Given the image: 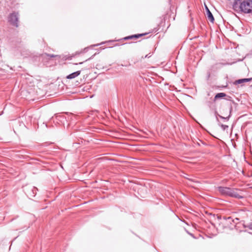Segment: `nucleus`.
<instances>
[{
    "label": "nucleus",
    "mask_w": 252,
    "mask_h": 252,
    "mask_svg": "<svg viewBox=\"0 0 252 252\" xmlns=\"http://www.w3.org/2000/svg\"><path fill=\"white\" fill-rule=\"evenodd\" d=\"M217 219L220 221L219 223V229L224 230L228 228L230 230L234 229L233 224L235 221L239 220V219L236 218L233 219L232 217L221 216L217 215Z\"/></svg>",
    "instance_id": "1"
},
{
    "label": "nucleus",
    "mask_w": 252,
    "mask_h": 252,
    "mask_svg": "<svg viewBox=\"0 0 252 252\" xmlns=\"http://www.w3.org/2000/svg\"><path fill=\"white\" fill-rule=\"evenodd\" d=\"M234 10H239L245 13L252 12V0H235L233 5Z\"/></svg>",
    "instance_id": "2"
},
{
    "label": "nucleus",
    "mask_w": 252,
    "mask_h": 252,
    "mask_svg": "<svg viewBox=\"0 0 252 252\" xmlns=\"http://www.w3.org/2000/svg\"><path fill=\"white\" fill-rule=\"evenodd\" d=\"M219 191L222 194L228 195L237 199H241L243 196L238 193L239 190L237 189L230 188L229 187H219Z\"/></svg>",
    "instance_id": "3"
},
{
    "label": "nucleus",
    "mask_w": 252,
    "mask_h": 252,
    "mask_svg": "<svg viewBox=\"0 0 252 252\" xmlns=\"http://www.w3.org/2000/svg\"><path fill=\"white\" fill-rule=\"evenodd\" d=\"M19 14L17 12L14 11L11 13L8 17V22L13 26H19Z\"/></svg>",
    "instance_id": "4"
},
{
    "label": "nucleus",
    "mask_w": 252,
    "mask_h": 252,
    "mask_svg": "<svg viewBox=\"0 0 252 252\" xmlns=\"http://www.w3.org/2000/svg\"><path fill=\"white\" fill-rule=\"evenodd\" d=\"M76 116L74 115L72 113H69L68 112H66L63 114H57L56 115V118L61 121L63 122V120H65L66 121H68L70 120H73L74 119H76Z\"/></svg>",
    "instance_id": "5"
},
{
    "label": "nucleus",
    "mask_w": 252,
    "mask_h": 252,
    "mask_svg": "<svg viewBox=\"0 0 252 252\" xmlns=\"http://www.w3.org/2000/svg\"><path fill=\"white\" fill-rule=\"evenodd\" d=\"M245 225L244 223L242 222H238V221H235V223L233 224L234 228H235L237 231L239 232H247V230L246 229H243V225Z\"/></svg>",
    "instance_id": "6"
},
{
    "label": "nucleus",
    "mask_w": 252,
    "mask_h": 252,
    "mask_svg": "<svg viewBox=\"0 0 252 252\" xmlns=\"http://www.w3.org/2000/svg\"><path fill=\"white\" fill-rule=\"evenodd\" d=\"M205 10H206V11L207 16L208 19L211 22L214 23V22L215 21V19L214 18V16H213L212 13L210 11V10L208 8V7L206 5H205Z\"/></svg>",
    "instance_id": "7"
},
{
    "label": "nucleus",
    "mask_w": 252,
    "mask_h": 252,
    "mask_svg": "<svg viewBox=\"0 0 252 252\" xmlns=\"http://www.w3.org/2000/svg\"><path fill=\"white\" fill-rule=\"evenodd\" d=\"M251 80H252V78H242V79H238V80H236L234 82L233 84L234 85H238V84H240L248 82L251 81Z\"/></svg>",
    "instance_id": "8"
},
{
    "label": "nucleus",
    "mask_w": 252,
    "mask_h": 252,
    "mask_svg": "<svg viewBox=\"0 0 252 252\" xmlns=\"http://www.w3.org/2000/svg\"><path fill=\"white\" fill-rule=\"evenodd\" d=\"M81 73V71L78 70L68 75L66 78L67 79H72L78 76Z\"/></svg>",
    "instance_id": "9"
},
{
    "label": "nucleus",
    "mask_w": 252,
    "mask_h": 252,
    "mask_svg": "<svg viewBox=\"0 0 252 252\" xmlns=\"http://www.w3.org/2000/svg\"><path fill=\"white\" fill-rule=\"evenodd\" d=\"M232 110H233L232 106L231 105H230V106H229V115L227 117H223V116H222L221 115H219V118H220V119L223 120L224 121H228L229 120V119L231 117V114H232Z\"/></svg>",
    "instance_id": "10"
},
{
    "label": "nucleus",
    "mask_w": 252,
    "mask_h": 252,
    "mask_svg": "<svg viewBox=\"0 0 252 252\" xmlns=\"http://www.w3.org/2000/svg\"><path fill=\"white\" fill-rule=\"evenodd\" d=\"M225 96H226V94L225 93H219L215 95V96L213 99V101H215L218 99L222 98Z\"/></svg>",
    "instance_id": "11"
},
{
    "label": "nucleus",
    "mask_w": 252,
    "mask_h": 252,
    "mask_svg": "<svg viewBox=\"0 0 252 252\" xmlns=\"http://www.w3.org/2000/svg\"><path fill=\"white\" fill-rule=\"evenodd\" d=\"M226 96H227V97L225 98V99L227 100L230 101L232 102V103L234 105L235 108H236L238 106V104L236 102H235L233 100L231 99L232 98L231 96H227V95H226Z\"/></svg>",
    "instance_id": "12"
},
{
    "label": "nucleus",
    "mask_w": 252,
    "mask_h": 252,
    "mask_svg": "<svg viewBox=\"0 0 252 252\" xmlns=\"http://www.w3.org/2000/svg\"><path fill=\"white\" fill-rule=\"evenodd\" d=\"M147 34V33L135 34L133 35H131V37H132V39H133V38L137 39V38H138L140 37H142V36L145 35Z\"/></svg>",
    "instance_id": "13"
},
{
    "label": "nucleus",
    "mask_w": 252,
    "mask_h": 252,
    "mask_svg": "<svg viewBox=\"0 0 252 252\" xmlns=\"http://www.w3.org/2000/svg\"><path fill=\"white\" fill-rule=\"evenodd\" d=\"M218 125L223 130H225L228 128V126L227 125L222 124L220 123V122H218Z\"/></svg>",
    "instance_id": "14"
},
{
    "label": "nucleus",
    "mask_w": 252,
    "mask_h": 252,
    "mask_svg": "<svg viewBox=\"0 0 252 252\" xmlns=\"http://www.w3.org/2000/svg\"><path fill=\"white\" fill-rule=\"evenodd\" d=\"M243 228H248L250 230H252V222H251V223H249L248 224L244 225H243Z\"/></svg>",
    "instance_id": "15"
},
{
    "label": "nucleus",
    "mask_w": 252,
    "mask_h": 252,
    "mask_svg": "<svg viewBox=\"0 0 252 252\" xmlns=\"http://www.w3.org/2000/svg\"><path fill=\"white\" fill-rule=\"evenodd\" d=\"M215 115L216 121H217V123L220 122V121H219V120L218 119V117H219V115H220L218 114V113L217 111V110L215 111Z\"/></svg>",
    "instance_id": "16"
},
{
    "label": "nucleus",
    "mask_w": 252,
    "mask_h": 252,
    "mask_svg": "<svg viewBox=\"0 0 252 252\" xmlns=\"http://www.w3.org/2000/svg\"><path fill=\"white\" fill-rule=\"evenodd\" d=\"M71 135H72L73 137H80V136H81L80 134H78V132H76L74 133H71Z\"/></svg>",
    "instance_id": "17"
},
{
    "label": "nucleus",
    "mask_w": 252,
    "mask_h": 252,
    "mask_svg": "<svg viewBox=\"0 0 252 252\" xmlns=\"http://www.w3.org/2000/svg\"><path fill=\"white\" fill-rule=\"evenodd\" d=\"M131 39H132V37H131V35L127 36L124 38V40H128Z\"/></svg>",
    "instance_id": "18"
},
{
    "label": "nucleus",
    "mask_w": 252,
    "mask_h": 252,
    "mask_svg": "<svg viewBox=\"0 0 252 252\" xmlns=\"http://www.w3.org/2000/svg\"><path fill=\"white\" fill-rule=\"evenodd\" d=\"M38 190V189H37L36 188H35V187H33V189H32V192H33V194H34V193H35V194H36V190Z\"/></svg>",
    "instance_id": "19"
},
{
    "label": "nucleus",
    "mask_w": 252,
    "mask_h": 252,
    "mask_svg": "<svg viewBox=\"0 0 252 252\" xmlns=\"http://www.w3.org/2000/svg\"><path fill=\"white\" fill-rule=\"evenodd\" d=\"M46 55L47 56H49V57H51V58L55 57H56V55H53V54H46Z\"/></svg>",
    "instance_id": "20"
},
{
    "label": "nucleus",
    "mask_w": 252,
    "mask_h": 252,
    "mask_svg": "<svg viewBox=\"0 0 252 252\" xmlns=\"http://www.w3.org/2000/svg\"><path fill=\"white\" fill-rule=\"evenodd\" d=\"M78 144H80V143L79 142H74L73 144V146L75 147V145H78Z\"/></svg>",
    "instance_id": "21"
},
{
    "label": "nucleus",
    "mask_w": 252,
    "mask_h": 252,
    "mask_svg": "<svg viewBox=\"0 0 252 252\" xmlns=\"http://www.w3.org/2000/svg\"><path fill=\"white\" fill-rule=\"evenodd\" d=\"M89 48L86 47L83 49V52H87Z\"/></svg>",
    "instance_id": "22"
},
{
    "label": "nucleus",
    "mask_w": 252,
    "mask_h": 252,
    "mask_svg": "<svg viewBox=\"0 0 252 252\" xmlns=\"http://www.w3.org/2000/svg\"><path fill=\"white\" fill-rule=\"evenodd\" d=\"M95 54H94V55H93L92 57H91L90 58H89L88 59L86 60L85 61V62L87 61H89L92 59H93L94 58V57L95 56Z\"/></svg>",
    "instance_id": "23"
},
{
    "label": "nucleus",
    "mask_w": 252,
    "mask_h": 252,
    "mask_svg": "<svg viewBox=\"0 0 252 252\" xmlns=\"http://www.w3.org/2000/svg\"><path fill=\"white\" fill-rule=\"evenodd\" d=\"M151 56V55H150V54H148V55H146L145 57V58H149Z\"/></svg>",
    "instance_id": "24"
},
{
    "label": "nucleus",
    "mask_w": 252,
    "mask_h": 252,
    "mask_svg": "<svg viewBox=\"0 0 252 252\" xmlns=\"http://www.w3.org/2000/svg\"><path fill=\"white\" fill-rule=\"evenodd\" d=\"M211 104H212V102H210V101H209V102H208V105L210 107H211Z\"/></svg>",
    "instance_id": "25"
},
{
    "label": "nucleus",
    "mask_w": 252,
    "mask_h": 252,
    "mask_svg": "<svg viewBox=\"0 0 252 252\" xmlns=\"http://www.w3.org/2000/svg\"><path fill=\"white\" fill-rule=\"evenodd\" d=\"M200 142H201V144H202V145H204V146H206V145H207V144H206L205 143L203 142V141H201V140H200Z\"/></svg>",
    "instance_id": "26"
},
{
    "label": "nucleus",
    "mask_w": 252,
    "mask_h": 252,
    "mask_svg": "<svg viewBox=\"0 0 252 252\" xmlns=\"http://www.w3.org/2000/svg\"><path fill=\"white\" fill-rule=\"evenodd\" d=\"M83 62H80V63H75V64L76 65H77V64H82L83 63Z\"/></svg>",
    "instance_id": "27"
},
{
    "label": "nucleus",
    "mask_w": 252,
    "mask_h": 252,
    "mask_svg": "<svg viewBox=\"0 0 252 252\" xmlns=\"http://www.w3.org/2000/svg\"><path fill=\"white\" fill-rule=\"evenodd\" d=\"M210 76V73L209 72H208V75H207V78L209 79Z\"/></svg>",
    "instance_id": "28"
},
{
    "label": "nucleus",
    "mask_w": 252,
    "mask_h": 252,
    "mask_svg": "<svg viewBox=\"0 0 252 252\" xmlns=\"http://www.w3.org/2000/svg\"><path fill=\"white\" fill-rule=\"evenodd\" d=\"M196 144H197L198 146H201L200 143H199V142H197Z\"/></svg>",
    "instance_id": "29"
},
{
    "label": "nucleus",
    "mask_w": 252,
    "mask_h": 252,
    "mask_svg": "<svg viewBox=\"0 0 252 252\" xmlns=\"http://www.w3.org/2000/svg\"><path fill=\"white\" fill-rule=\"evenodd\" d=\"M71 59H72V57H69L67 58L66 59L71 60Z\"/></svg>",
    "instance_id": "30"
},
{
    "label": "nucleus",
    "mask_w": 252,
    "mask_h": 252,
    "mask_svg": "<svg viewBox=\"0 0 252 252\" xmlns=\"http://www.w3.org/2000/svg\"><path fill=\"white\" fill-rule=\"evenodd\" d=\"M99 44H95V45H93V46H98Z\"/></svg>",
    "instance_id": "31"
},
{
    "label": "nucleus",
    "mask_w": 252,
    "mask_h": 252,
    "mask_svg": "<svg viewBox=\"0 0 252 252\" xmlns=\"http://www.w3.org/2000/svg\"><path fill=\"white\" fill-rule=\"evenodd\" d=\"M188 233L190 235H191V236H193V234H191V233H189V232H188Z\"/></svg>",
    "instance_id": "32"
},
{
    "label": "nucleus",
    "mask_w": 252,
    "mask_h": 252,
    "mask_svg": "<svg viewBox=\"0 0 252 252\" xmlns=\"http://www.w3.org/2000/svg\"><path fill=\"white\" fill-rule=\"evenodd\" d=\"M222 87H223V88H226V87H227V85H226V86H223Z\"/></svg>",
    "instance_id": "33"
},
{
    "label": "nucleus",
    "mask_w": 252,
    "mask_h": 252,
    "mask_svg": "<svg viewBox=\"0 0 252 252\" xmlns=\"http://www.w3.org/2000/svg\"><path fill=\"white\" fill-rule=\"evenodd\" d=\"M188 180H190V181H192V180L191 179H188Z\"/></svg>",
    "instance_id": "34"
}]
</instances>
